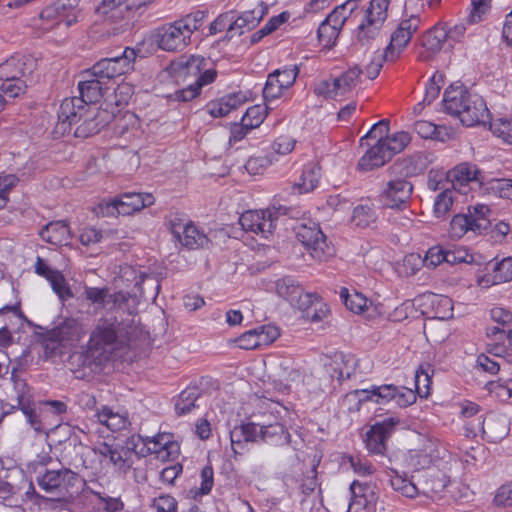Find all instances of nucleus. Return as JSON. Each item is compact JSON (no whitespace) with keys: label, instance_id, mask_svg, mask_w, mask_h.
Here are the masks:
<instances>
[{"label":"nucleus","instance_id":"f257e3e1","mask_svg":"<svg viewBox=\"0 0 512 512\" xmlns=\"http://www.w3.org/2000/svg\"><path fill=\"white\" fill-rule=\"evenodd\" d=\"M30 355V348L26 347L21 356L16 360L15 365L11 369V382L12 390L8 393V399L14 400L16 408H20L23 413L27 416L31 426L39 431L42 429L40 421L37 420V416L32 408V395L30 388L27 385L25 379L21 378L20 372H22L28 365L27 357Z\"/></svg>","mask_w":512,"mask_h":512},{"label":"nucleus","instance_id":"f03ea898","mask_svg":"<svg viewBox=\"0 0 512 512\" xmlns=\"http://www.w3.org/2000/svg\"><path fill=\"white\" fill-rule=\"evenodd\" d=\"M110 89L103 81L96 76H87V70L82 73V80L78 83L80 98L72 97L70 103L77 111L66 113V121L71 129L72 124L78 123L82 118V112L85 111V105L98 102Z\"/></svg>","mask_w":512,"mask_h":512},{"label":"nucleus","instance_id":"7ed1b4c3","mask_svg":"<svg viewBox=\"0 0 512 512\" xmlns=\"http://www.w3.org/2000/svg\"><path fill=\"white\" fill-rule=\"evenodd\" d=\"M295 234L313 259L324 262L333 257L334 247L328 243L317 223L312 221L300 223L295 227Z\"/></svg>","mask_w":512,"mask_h":512},{"label":"nucleus","instance_id":"20e7f679","mask_svg":"<svg viewBox=\"0 0 512 512\" xmlns=\"http://www.w3.org/2000/svg\"><path fill=\"white\" fill-rule=\"evenodd\" d=\"M389 0H371L365 11V18L358 26L357 40L361 45H368L375 40L387 19Z\"/></svg>","mask_w":512,"mask_h":512},{"label":"nucleus","instance_id":"39448f33","mask_svg":"<svg viewBox=\"0 0 512 512\" xmlns=\"http://www.w3.org/2000/svg\"><path fill=\"white\" fill-rule=\"evenodd\" d=\"M135 58V50L126 47L120 56L104 58L98 61L91 69L87 70V76L99 77L106 81L108 85L113 78L132 70Z\"/></svg>","mask_w":512,"mask_h":512},{"label":"nucleus","instance_id":"423d86ee","mask_svg":"<svg viewBox=\"0 0 512 512\" xmlns=\"http://www.w3.org/2000/svg\"><path fill=\"white\" fill-rule=\"evenodd\" d=\"M416 393L412 389L395 385H381L373 386L371 390L360 391L361 401H374L375 403L382 404L389 401H394L397 406L406 408L416 401Z\"/></svg>","mask_w":512,"mask_h":512},{"label":"nucleus","instance_id":"0eeeda50","mask_svg":"<svg viewBox=\"0 0 512 512\" xmlns=\"http://www.w3.org/2000/svg\"><path fill=\"white\" fill-rule=\"evenodd\" d=\"M118 325L116 320H100L88 342V351L92 357L108 358V355L114 350Z\"/></svg>","mask_w":512,"mask_h":512},{"label":"nucleus","instance_id":"6e6552de","mask_svg":"<svg viewBox=\"0 0 512 512\" xmlns=\"http://www.w3.org/2000/svg\"><path fill=\"white\" fill-rule=\"evenodd\" d=\"M419 25L420 18L416 15H411L409 18L402 20L391 35L390 43L384 52V59L387 61L396 60L409 44Z\"/></svg>","mask_w":512,"mask_h":512},{"label":"nucleus","instance_id":"1a4fd4ad","mask_svg":"<svg viewBox=\"0 0 512 512\" xmlns=\"http://www.w3.org/2000/svg\"><path fill=\"white\" fill-rule=\"evenodd\" d=\"M153 39L160 49L167 52L182 51L191 41L177 21L158 28L153 34Z\"/></svg>","mask_w":512,"mask_h":512},{"label":"nucleus","instance_id":"9d476101","mask_svg":"<svg viewBox=\"0 0 512 512\" xmlns=\"http://www.w3.org/2000/svg\"><path fill=\"white\" fill-rule=\"evenodd\" d=\"M42 331L37 333L42 346L44 358L55 361L63 354L64 341V319L58 318L50 328L39 327Z\"/></svg>","mask_w":512,"mask_h":512},{"label":"nucleus","instance_id":"9b49d317","mask_svg":"<svg viewBox=\"0 0 512 512\" xmlns=\"http://www.w3.org/2000/svg\"><path fill=\"white\" fill-rule=\"evenodd\" d=\"M239 223L243 230L268 238L275 229L272 210H249L244 212Z\"/></svg>","mask_w":512,"mask_h":512},{"label":"nucleus","instance_id":"f8f14e48","mask_svg":"<svg viewBox=\"0 0 512 512\" xmlns=\"http://www.w3.org/2000/svg\"><path fill=\"white\" fill-rule=\"evenodd\" d=\"M298 73L299 69L297 66L277 69L270 73L263 88L265 100H273L281 96L285 89L294 84Z\"/></svg>","mask_w":512,"mask_h":512},{"label":"nucleus","instance_id":"ddd939ff","mask_svg":"<svg viewBox=\"0 0 512 512\" xmlns=\"http://www.w3.org/2000/svg\"><path fill=\"white\" fill-rule=\"evenodd\" d=\"M413 185L404 179L391 180L381 192L379 198L384 208L395 209L409 203Z\"/></svg>","mask_w":512,"mask_h":512},{"label":"nucleus","instance_id":"4468645a","mask_svg":"<svg viewBox=\"0 0 512 512\" xmlns=\"http://www.w3.org/2000/svg\"><path fill=\"white\" fill-rule=\"evenodd\" d=\"M170 230L173 236L186 248L197 249L207 247L208 237L191 223H182L180 219L170 220Z\"/></svg>","mask_w":512,"mask_h":512},{"label":"nucleus","instance_id":"2eb2a0df","mask_svg":"<svg viewBox=\"0 0 512 512\" xmlns=\"http://www.w3.org/2000/svg\"><path fill=\"white\" fill-rule=\"evenodd\" d=\"M94 452L109 462L120 472L126 474L132 466V451L130 447L120 444L100 442L93 448Z\"/></svg>","mask_w":512,"mask_h":512},{"label":"nucleus","instance_id":"dca6fc26","mask_svg":"<svg viewBox=\"0 0 512 512\" xmlns=\"http://www.w3.org/2000/svg\"><path fill=\"white\" fill-rule=\"evenodd\" d=\"M399 422V419L390 417L375 423L366 433L365 442L369 452L383 455L386 450V441Z\"/></svg>","mask_w":512,"mask_h":512},{"label":"nucleus","instance_id":"f3484780","mask_svg":"<svg viewBox=\"0 0 512 512\" xmlns=\"http://www.w3.org/2000/svg\"><path fill=\"white\" fill-rule=\"evenodd\" d=\"M267 6L264 2L256 1L255 6L252 9L245 10L235 20L230 21L227 34L230 38L236 34L242 35L246 31L254 29L266 14Z\"/></svg>","mask_w":512,"mask_h":512},{"label":"nucleus","instance_id":"a211bd4d","mask_svg":"<svg viewBox=\"0 0 512 512\" xmlns=\"http://www.w3.org/2000/svg\"><path fill=\"white\" fill-rule=\"evenodd\" d=\"M120 278L129 283L134 284V297H145V289L142 284H146L151 289V295L156 297L159 293L160 285L158 281L151 275H147L142 271H138L134 266L125 264L120 266Z\"/></svg>","mask_w":512,"mask_h":512},{"label":"nucleus","instance_id":"6ab92c4d","mask_svg":"<svg viewBox=\"0 0 512 512\" xmlns=\"http://www.w3.org/2000/svg\"><path fill=\"white\" fill-rule=\"evenodd\" d=\"M458 118L467 127L485 125L490 120V112L484 99L478 94H472Z\"/></svg>","mask_w":512,"mask_h":512},{"label":"nucleus","instance_id":"aec40b11","mask_svg":"<svg viewBox=\"0 0 512 512\" xmlns=\"http://www.w3.org/2000/svg\"><path fill=\"white\" fill-rule=\"evenodd\" d=\"M357 360L351 355L335 354L324 364V374L341 384L354 374Z\"/></svg>","mask_w":512,"mask_h":512},{"label":"nucleus","instance_id":"412c9836","mask_svg":"<svg viewBox=\"0 0 512 512\" xmlns=\"http://www.w3.org/2000/svg\"><path fill=\"white\" fill-rule=\"evenodd\" d=\"M480 170L476 165L471 163H461L447 173L448 179L452 183L453 190H458L461 193H466L465 188L470 182H480Z\"/></svg>","mask_w":512,"mask_h":512},{"label":"nucleus","instance_id":"4be33fe9","mask_svg":"<svg viewBox=\"0 0 512 512\" xmlns=\"http://www.w3.org/2000/svg\"><path fill=\"white\" fill-rule=\"evenodd\" d=\"M207 61L205 58L200 56H190L186 60H181L176 64H172V69L176 73L178 78H183L187 82L194 80L193 83H198L199 78L204 75V71L207 70Z\"/></svg>","mask_w":512,"mask_h":512},{"label":"nucleus","instance_id":"5701e85b","mask_svg":"<svg viewBox=\"0 0 512 512\" xmlns=\"http://www.w3.org/2000/svg\"><path fill=\"white\" fill-rule=\"evenodd\" d=\"M34 61L29 57H12L0 64V80L7 81L30 74Z\"/></svg>","mask_w":512,"mask_h":512},{"label":"nucleus","instance_id":"b1692460","mask_svg":"<svg viewBox=\"0 0 512 512\" xmlns=\"http://www.w3.org/2000/svg\"><path fill=\"white\" fill-rule=\"evenodd\" d=\"M471 95L462 85H450L444 92L443 106L445 111L452 116L459 117Z\"/></svg>","mask_w":512,"mask_h":512},{"label":"nucleus","instance_id":"393cba45","mask_svg":"<svg viewBox=\"0 0 512 512\" xmlns=\"http://www.w3.org/2000/svg\"><path fill=\"white\" fill-rule=\"evenodd\" d=\"M121 215H131L154 203V197L148 193L126 192L116 196Z\"/></svg>","mask_w":512,"mask_h":512},{"label":"nucleus","instance_id":"a878e982","mask_svg":"<svg viewBox=\"0 0 512 512\" xmlns=\"http://www.w3.org/2000/svg\"><path fill=\"white\" fill-rule=\"evenodd\" d=\"M390 159V152L385 148L382 141H379V143L372 145L360 158L358 168L362 171H371L383 166Z\"/></svg>","mask_w":512,"mask_h":512},{"label":"nucleus","instance_id":"bb28decb","mask_svg":"<svg viewBox=\"0 0 512 512\" xmlns=\"http://www.w3.org/2000/svg\"><path fill=\"white\" fill-rule=\"evenodd\" d=\"M484 220L473 221V218L468 214H457L455 215L450 223V234L454 238H461L468 231L474 233H481L485 230Z\"/></svg>","mask_w":512,"mask_h":512},{"label":"nucleus","instance_id":"cd10ccee","mask_svg":"<svg viewBox=\"0 0 512 512\" xmlns=\"http://www.w3.org/2000/svg\"><path fill=\"white\" fill-rule=\"evenodd\" d=\"M35 272L38 275L46 278L50 282L53 291L58 295L59 299L62 302V305H64L63 274L58 270H53L52 268H50L41 257H37L35 263Z\"/></svg>","mask_w":512,"mask_h":512},{"label":"nucleus","instance_id":"c85d7f7f","mask_svg":"<svg viewBox=\"0 0 512 512\" xmlns=\"http://www.w3.org/2000/svg\"><path fill=\"white\" fill-rule=\"evenodd\" d=\"M217 71L213 68H209L204 71V75L199 78L198 83L188 82L187 86L175 93V99L178 101L187 102L194 99L199 95L200 90L203 86L208 85L215 81Z\"/></svg>","mask_w":512,"mask_h":512},{"label":"nucleus","instance_id":"c756f323","mask_svg":"<svg viewBox=\"0 0 512 512\" xmlns=\"http://www.w3.org/2000/svg\"><path fill=\"white\" fill-rule=\"evenodd\" d=\"M363 70L355 65L342 73L339 77L334 78V89L339 96H343L351 92L360 82Z\"/></svg>","mask_w":512,"mask_h":512},{"label":"nucleus","instance_id":"7c9ffc66","mask_svg":"<svg viewBox=\"0 0 512 512\" xmlns=\"http://www.w3.org/2000/svg\"><path fill=\"white\" fill-rule=\"evenodd\" d=\"M260 440L270 444H289L290 434L281 423L260 424Z\"/></svg>","mask_w":512,"mask_h":512},{"label":"nucleus","instance_id":"2f4dec72","mask_svg":"<svg viewBox=\"0 0 512 512\" xmlns=\"http://www.w3.org/2000/svg\"><path fill=\"white\" fill-rule=\"evenodd\" d=\"M200 398V391L197 387H187L183 390L176 402H175V411L179 416L189 414L194 408L199 407L197 401Z\"/></svg>","mask_w":512,"mask_h":512},{"label":"nucleus","instance_id":"473e14b6","mask_svg":"<svg viewBox=\"0 0 512 512\" xmlns=\"http://www.w3.org/2000/svg\"><path fill=\"white\" fill-rule=\"evenodd\" d=\"M42 417L49 430H55L62 424L61 414L64 412V403L58 400H49L42 403Z\"/></svg>","mask_w":512,"mask_h":512},{"label":"nucleus","instance_id":"72a5a7b5","mask_svg":"<svg viewBox=\"0 0 512 512\" xmlns=\"http://www.w3.org/2000/svg\"><path fill=\"white\" fill-rule=\"evenodd\" d=\"M98 422L105 425L109 430L115 432L126 428L129 423L127 418L119 413H115L111 408L104 406L97 412Z\"/></svg>","mask_w":512,"mask_h":512},{"label":"nucleus","instance_id":"f704fd0d","mask_svg":"<svg viewBox=\"0 0 512 512\" xmlns=\"http://www.w3.org/2000/svg\"><path fill=\"white\" fill-rule=\"evenodd\" d=\"M321 167L318 163H310L303 170L301 183H295L293 187L299 189V193L312 191L319 183Z\"/></svg>","mask_w":512,"mask_h":512},{"label":"nucleus","instance_id":"c9c22d12","mask_svg":"<svg viewBox=\"0 0 512 512\" xmlns=\"http://www.w3.org/2000/svg\"><path fill=\"white\" fill-rule=\"evenodd\" d=\"M290 303L296 306L299 310L306 311L307 317L312 321H319L321 317L317 311L311 312V308L315 303H319V297L315 293H304L301 288V292L297 293V296L290 301Z\"/></svg>","mask_w":512,"mask_h":512},{"label":"nucleus","instance_id":"e433bc0d","mask_svg":"<svg viewBox=\"0 0 512 512\" xmlns=\"http://www.w3.org/2000/svg\"><path fill=\"white\" fill-rule=\"evenodd\" d=\"M446 42V34L441 25L428 30L422 37V46L432 52H439Z\"/></svg>","mask_w":512,"mask_h":512},{"label":"nucleus","instance_id":"4c0bfd02","mask_svg":"<svg viewBox=\"0 0 512 512\" xmlns=\"http://www.w3.org/2000/svg\"><path fill=\"white\" fill-rule=\"evenodd\" d=\"M446 250L441 247L435 246L430 248L425 257L422 259L418 254H410L408 255V262H418L423 263L424 266L428 268H434L442 262H446Z\"/></svg>","mask_w":512,"mask_h":512},{"label":"nucleus","instance_id":"58836bf2","mask_svg":"<svg viewBox=\"0 0 512 512\" xmlns=\"http://www.w3.org/2000/svg\"><path fill=\"white\" fill-rule=\"evenodd\" d=\"M200 487H193L188 491V496L194 500L203 495H208L214 485V471L211 465H206L200 473Z\"/></svg>","mask_w":512,"mask_h":512},{"label":"nucleus","instance_id":"ea45409f","mask_svg":"<svg viewBox=\"0 0 512 512\" xmlns=\"http://www.w3.org/2000/svg\"><path fill=\"white\" fill-rule=\"evenodd\" d=\"M85 487V480L78 474L66 468V504L79 497L85 490Z\"/></svg>","mask_w":512,"mask_h":512},{"label":"nucleus","instance_id":"a19ab883","mask_svg":"<svg viewBox=\"0 0 512 512\" xmlns=\"http://www.w3.org/2000/svg\"><path fill=\"white\" fill-rule=\"evenodd\" d=\"M432 366L429 363L421 364L415 374L416 392L420 397L429 395L431 376L433 374Z\"/></svg>","mask_w":512,"mask_h":512},{"label":"nucleus","instance_id":"79ce46f5","mask_svg":"<svg viewBox=\"0 0 512 512\" xmlns=\"http://www.w3.org/2000/svg\"><path fill=\"white\" fill-rule=\"evenodd\" d=\"M340 297L345 306L354 313H361L367 307L368 300L361 293H349V290L343 287L340 290Z\"/></svg>","mask_w":512,"mask_h":512},{"label":"nucleus","instance_id":"37998d69","mask_svg":"<svg viewBox=\"0 0 512 512\" xmlns=\"http://www.w3.org/2000/svg\"><path fill=\"white\" fill-rule=\"evenodd\" d=\"M136 123V115L129 111H125L123 113H119L118 115L114 114L112 129L115 135L123 136L130 130L131 127H134Z\"/></svg>","mask_w":512,"mask_h":512},{"label":"nucleus","instance_id":"c03bdc74","mask_svg":"<svg viewBox=\"0 0 512 512\" xmlns=\"http://www.w3.org/2000/svg\"><path fill=\"white\" fill-rule=\"evenodd\" d=\"M377 219L375 211L368 205L360 204L353 210L352 222L361 228L369 227Z\"/></svg>","mask_w":512,"mask_h":512},{"label":"nucleus","instance_id":"a18cd8bd","mask_svg":"<svg viewBox=\"0 0 512 512\" xmlns=\"http://www.w3.org/2000/svg\"><path fill=\"white\" fill-rule=\"evenodd\" d=\"M454 190L449 188L440 192L434 202V215L437 218H443L450 211L454 201Z\"/></svg>","mask_w":512,"mask_h":512},{"label":"nucleus","instance_id":"49530a36","mask_svg":"<svg viewBox=\"0 0 512 512\" xmlns=\"http://www.w3.org/2000/svg\"><path fill=\"white\" fill-rule=\"evenodd\" d=\"M127 4V0H103L102 3L97 7V13L115 21L122 17L121 6Z\"/></svg>","mask_w":512,"mask_h":512},{"label":"nucleus","instance_id":"de8ad7c7","mask_svg":"<svg viewBox=\"0 0 512 512\" xmlns=\"http://www.w3.org/2000/svg\"><path fill=\"white\" fill-rule=\"evenodd\" d=\"M410 140L411 137L408 132L400 131L392 136H386L385 141H382V143L385 145L388 152H390L392 158L396 153L401 152L408 145Z\"/></svg>","mask_w":512,"mask_h":512},{"label":"nucleus","instance_id":"09e8293b","mask_svg":"<svg viewBox=\"0 0 512 512\" xmlns=\"http://www.w3.org/2000/svg\"><path fill=\"white\" fill-rule=\"evenodd\" d=\"M204 18L205 12L197 10L176 21L181 25L182 29L186 32V35L191 38L192 34L202 26Z\"/></svg>","mask_w":512,"mask_h":512},{"label":"nucleus","instance_id":"8fccbe9b","mask_svg":"<svg viewBox=\"0 0 512 512\" xmlns=\"http://www.w3.org/2000/svg\"><path fill=\"white\" fill-rule=\"evenodd\" d=\"M278 295L287 301H291L301 292V286L291 277H283L276 282Z\"/></svg>","mask_w":512,"mask_h":512},{"label":"nucleus","instance_id":"3c124183","mask_svg":"<svg viewBox=\"0 0 512 512\" xmlns=\"http://www.w3.org/2000/svg\"><path fill=\"white\" fill-rule=\"evenodd\" d=\"M388 220L396 225L402 227H408L412 225L414 221V212L407 205H403V207H398L395 209H389Z\"/></svg>","mask_w":512,"mask_h":512},{"label":"nucleus","instance_id":"603ef678","mask_svg":"<svg viewBox=\"0 0 512 512\" xmlns=\"http://www.w3.org/2000/svg\"><path fill=\"white\" fill-rule=\"evenodd\" d=\"M64 221H58L55 223H48L40 231L41 238L53 245H58L62 242L64 236Z\"/></svg>","mask_w":512,"mask_h":512},{"label":"nucleus","instance_id":"864d4df0","mask_svg":"<svg viewBox=\"0 0 512 512\" xmlns=\"http://www.w3.org/2000/svg\"><path fill=\"white\" fill-rule=\"evenodd\" d=\"M389 130V121L388 120H380L378 123L374 124L372 128L360 139V146H370L368 140L374 139L376 143L379 141H385L387 133Z\"/></svg>","mask_w":512,"mask_h":512},{"label":"nucleus","instance_id":"5fc2aeb1","mask_svg":"<svg viewBox=\"0 0 512 512\" xmlns=\"http://www.w3.org/2000/svg\"><path fill=\"white\" fill-rule=\"evenodd\" d=\"M340 31L341 30L336 26H333L324 20L317 31L318 40L324 47H332L335 44Z\"/></svg>","mask_w":512,"mask_h":512},{"label":"nucleus","instance_id":"6e6d98bb","mask_svg":"<svg viewBox=\"0 0 512 512\" xmlns=\"http://www.w3.org/2000/svg\"><path fill=\"white\" fill-rule=\"evenodd\" d=\"M492 133L512 145V119L500 118L490 123Z\"/></svg>","mask_w":512,"mask_h":512},{"label":"nucleus","instance_id":"4d7b16f0","mask_svg":"<svg viewBox=\"0 0 512 512\" xmlns=\"http://www.w3.org/2000/svg\"><path fill=\"white\" fill-rule=\"evenodd\" d=\"M493 281L495 284L512 280V257L504 258L493 267Z\"/></svg>","mask_w":512,"mask_h":512},{"label":"nucleus","instance_id":"13d9d810","mask_svg":"<svg viewBox=\"0 0 512 512\" xmlns=\"http://www.w3.org/2000/svg\"><path fill=\"white\" fill-rule=\"evenodd\" d=\"M66 342L71 341V345L74 342H79L83 336L86 335L83 324L78 318H67L66 317Z\"/></svg>","mask_w":512,"mask_h":512},{"label":"nucleus","instance_id":"bf43d9fd","mask_svg":"<svg viewBox=\"0 0 512 512\" xmlns=\"http://www.w3.org/2000/svg\"><path fill=\"white\" fill-rule=\"evenodd\" d=\"M117 198L103 199L93 209L98 217H116L121 215Z\"/></svg>","mask_w":512,"mask_h":512},{"label":"nucleus","instance_id":"052dcab7","mask_svg":"<svg viewBox=\"0 0 512 512\" xmlns=\"http://www.w3.org/2000/svg\"><path fill=\"white\" fill-rule=\"evenodd\" d=\"M62 477L59 471H48L39 480V486L47 493H53L62 483Z\"/></svg>","mask_w":512,"mask_h":512},{"label":"nucleus","instance_id":"680f3d73","mask_svg":"<svg viewBox=\"0 0 512 512\" xmlns=\"http://www.w3.org/2000/svg\"><path fill=\"white\" fill-rule=\"evenodd\" d=\"M73 434L75 437L72 436V434L68 435L66 438V442H69V445L74 446L75 451V458L71 459L70 464L73 465L75 468L78 467H84L85 466V460L83 458L84 452L87 450V447L82 445L81 438L76 434L75 431H73Z\"/></svg>","mask_w":512,"mask_h":512},{"label":"nucleus","instance_id":"e2e57ef3","mask_svg":"<svg viewBox=\"0 0 512 512\" xmlns=\"http://www.w3.org/2000/svg\"><path fill=\"white\" fill-rule=\"evenodd\" d=\"M0 89L9 97L15 98L26 93L27 83L22 78L2 81Z\"/></svg>","mask_w":512,"mask_h":512},{"label":"nucleus","instance_id":"0e129e2a","mask_svg":"<svg viewBox=\"0 0 512 512\" xmlns=\"http://www.w3.org/2000/svg\"><path fill=\"white\" fill-rule=\"evenodd\" d=\"M17 489L7 481H0V501L4 505L10 507L19 506V499L17 498Z\"/></svg>","mask_w":512,"mask_h":512},{"label":"nucleus","instance_id":"69168bd1","mask_svg":"<svg viewBox=\"0 0 512 512\" xmlns=\"http://www.w3.org/2000/svg\"><path fill=\"white\" fill-rule=\"evenodd\" d=\"M490 188L499 197L512 200V179H494L490 183Z\"/></svg>","mask_w":512,"mask_h":512},{"label":"nucleus","instance_id":"338daca9","mask_svg":"<svg viewBox=\"0 0 512 512\" xmlns=\"http://www.w3.org/2000/svg\"><path fill=\"white\" fill-rule=\"evenodd\" d=\"M497 507H512V482L502 485L493 500Z\"/></svg>","mask_w":512,"mask_h":512},{"label":"nucleus","instance_id":"774afa93","mask_svg":"<svg viewBox=\"0 0 512 512\" xmlns=\"http://www.w3.org/2000/svg\"><path fill=\"white\" fill-rule=\"evenodd\" d=\"M156 512H177V501L170 495H161L153 500Z\"/></svg>","mask_w":512,"mask_h":512}]
</instances>
